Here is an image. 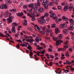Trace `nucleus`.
I'll return each mask as SVG.
<instances>
[{"label":"nucleus","instance_id":"9b49d317","mask_svg":"<svg viewBox=\"0 0 74 74\" xmlns=\"http://www.w3.org/2000/svg\"><path fill=\"white\" fill-rule=\"evenodd\" d=\"M69 31L67 29H64L63 30V32L64 34H67L69 33Z\"/></svg>","mask_w":74,"mask_h":74},{"label":"nucleus","instance_id":"79ce46f5","mask_svg":"<svg viewBox=\"0 0 74 74\" xmlns=\"http://www.w3.org/2000/svg\"><path fill=\"white\" fill-rule=\"evenodd\" d=\"M53 3L52 2H50L49 3V5L50 6H51L53 5Z\"/></svg>","mask_w":74,"mask_h":74},{"label":"nucleus","instance_id":"69168bd1","mask_svg":"<svg viewBox=\"0 0 74 74\" xmlns=\"http://www.w3.org/2000/svg\"><path fill=\"white\" fill-rule=\"evenodd\" d=\"M30 5H31V7H33L34 6V4L33 3H31L30 4Z\"/></svg>","mask_w":74,"mask_h":74},{"label":"nucleus","instance_id":"0e129e2a","mask_svg":"<svg viewBox=\"0 0 74 74\" xmlns=\"http://www.w3.org/2000/svg\"><path fill=\"white\" fill-rule=\"evenodd\" d=\"M49 47L51 49H53V47H52V46L51 45H49Z\"/></svg>","mask_w":74,"mask_h":74},{"label":"nucleus","instance_id":"5701e85b","mask_svg":"<svg viewBox=\"0 0 74 74\" xmlns=\"http://www.w3.org/2000/svg\"><path fill=\"white\" fill-rule=\"evenodd\" d=\"M0 36H1L3 37H5L7 38H8V36H5L3 34L1 33V32H0Z\"/></svg>","mask_w":74,"mask_h":74},{"label":"nucleus","instance_id":"a211bd4d","mask_svg":"<svg viewBox=\"0 0 74 74\" xmlns=\"http://www.w3.org/2000/svg\"><path fill=\"white\" fill-rule=\"evenodd\" d=\"M27 47V49H28L29 50V51H32V50H31L32 49V48L31 47L30 45H28V47Z\"/></svg>","mask_w":74,"mask_h":74},{"label":"nucleus","instance_id":"9d476101","mask_svg":"<svg viewBox=\"0 0 74 74\" xmlns=\"http://www.w3.org/2000/svg\"><path fill=\"white\" fill-rule=\"evenodd\" d=\"M43 12V9L42 7H40L38 9V13H40Z\"/></svg>","mask_w":74,"mask_h":74},{"label":"nucleus","instance_id":"c756f323","mask_svg":"<svg viewBox=\"0 0 74 74\" xmlns=\"http://www.w3.org/2000/svg\"><path fill=\"white\" fill-rule=\"evenodd\" d=\"M6 3L7 4L9 5L11 3L10 0H9L8 1L7 0L6 1Z\"/></svg>","mask_w":74,"mask_h":74},{"label":"nucleus","instance_id":"a878e982","mask_svg":"<svg viewBox=\"0 0 74 74\" xmlns=\"http://www.w3.org/2000/svg\"><path fill=\"white\" fill-rule=\"evenodd\" d=\"M48 4L47 3H45V4L43 6V7L46 9H47L48 8Z\"/></svg>","mask_w":74,"mask_h":74},{"label":"nucleus","instance_id":"393cba45","mask_svg":"<svg viewBox=\"0 0 74 74\" xmlns=\"http://www.w3.org/2000/svg\"><path fill=\"white\" fill-rule=\"evenodd\" d=\"M53 64H55V63L52 62H50L49 63V64H48V65L49 66L50 65V66H52Z\"/></svg>","mask_w":74,"mask_h":74},{"label":"nucleus","instance_id":"2eb2a0df","mask_svg":"<svg viewBox=\"0 0 74 74\" xmlns=\"http://www.w3.org/2000/svg\"><path fill=\"white\" fill-rule=\"evenodd\" d=\"M23 12H21V13H18L16 14V15L17 16H23Z\"/></svg>","mask_w":74,"mask_h":74},{"label":"nucleus","instance_id":"473e14b6","mask_svg":"<svg viewBox=\"0 0 74 74\" xmlns=\"http://www.w3.org/2000/svg\"><path fill=\"white\" fill-rule=\"evenodd\" d=\"M7 14H9V16H10L12 15V13L9 12V11H7L6 12Z\"/></svg>","mask_w":74,"mask_h":74},{"label":"nucleus","instance_id":"4d7b16f0","mask_svg":"<svg viewBox=\"0 0 74 74\" xmlns=\"http://www.w3.org/2000/svg\"><path fill=\"white\" fill-rule=\"evenodd\" d=\"M48 51L49 52H52L53 50L50 48L48 49Z\"/></svg>","mask_w":74,"mask_h":74},{"label":"nucleus","instance_id":"4468645a","mask_svg":"<svg viewBox=\"0 0 74 74\" xmlns=\"http://www.w3.org/2000/svg\"><path fill=\"white\" fill-rule=\"evenodd\" d=\"M66 24L64 23L63 24H61L60 26L61 28H64L66 27Z\"/></svg>","mask_w":74,"mask_h":74},{"label":"nucleus","instance_id":"3c124183","mask_svg":"<svg viewBox=\"0 0 74 74\" xmlns=\"http://www.w3.org/2000/svg\"><path fill=\"white\" fill-rule=\"evenodd\" d=\"M50 58L52 59H53L54 58V56L53 55H50Z\"/></svg>","mask_w":74,"mask_h":74},{"label":"nucleus","instance_id":"e2e57ef3","mask_svg":"<svg viewBox=\"0 0 74 74\" xmlns=\"http://www.w3.org/2000/svg\"><path fill=\"white\" fill-rule=\"evenodd\" d=\"M53 32H50V36H51V37H53Z\"/></svg>","mask_w":74,"mask_h":74},{"label":"nucleus","instance_id":"1a4fd4ad","mask_svg":"<svg viewBox=\"0 0 74 74\" xmlns=\"http://www.w3.org/2000/svg\"><path fill=\"white\" fill-rule=\"evenodd\" d=\"M48 28L46 29V32H52V30L50 29V26L49 25H47Z\"/></svg>","mask_w":74,"mask_h":74},{"label":"nucleus","instance_id":"49530a36","mask_svg":"<svg viewBox=\"0 0 74 74\" xmlns=\"http://www.w3.org/2000/svg\"><path fill=\"white\" fill-rule=\"evenodd\" d=\"M40 33L42 34H44L45 33V32L44 30H42V31L40 32Z\"/></svg>","mask_w":74,"mask_h":74},{"label":"nucleus","instance_id":"c85d7f7f","mask_svg":"<svg viewBox=\"0 0 74 74\" xmlns=\"http://www.w3.org/2000/svg\"><path fill=\"white\" fill-rule=\"evenodd\" d=\"M69 21H70V23L71 24H73L74 23V21L73 19H69Z\"/></svg>","mask_w":74,"mask_h":74},{"label":"nucleus","instance_id":"4c0bfd02","mask_svg":"<svg viewBox=\"0 0 74 74\" xmlns=\"http://www.w3.org/2000/svg\"><path fill=\"white\" fill-rule=\"evenodd\" d=\"M73 6L69 7V10L70 11H71V9H73Z\"/></svg>","mask_w":74,"mask_h":74},{"label":"nucleus","instance_id":"412c9836","mask_svg":"<svg viewBox=\"0 0 74 74\" xmlns=\"http://www.w3.org/2000/svg\"><path fill=\"white\" fill-rule=\"evenodd\" d=\"M64 47L62 49V50L63 51H65L66 50V49L68 48V47L66 45H64Z\"/></svg>","mask_w":74,"mask_h":74},{"label":"nucleus","instance_id":"603ef678","mask_svg":"<svg viewBox=\"0 0 74 74\" xmlns=\"http://www.w3.org/2000/svg\"><path fill=\"white\" fill-rule=\"evenodd\" d=\"M61 50H63V49L61 48H59L58 49V51L59 52Z\"/></svg>","mask_w":74,"mask_h":74},{"label":"nucleus","instance_id":"5fc2aeb1","mask_svg":"<svg viewBox=\"0 0 74 74\" xmlns=\"http://www.w3.org/2000/svg\"><path fill=\"white\" fill-rule=\"evenodd\" d=\"M43 2L45 3H48V1L47 0H43Z\"/></svg>","mask_w":74,"mask_h":74},{"label":"nucleus","instance_id":"13d9d810","mask_svg":"<svg viewBox=\"0 0 74 74\" xmlns=\"http://www.w3.org/2000/svg\"><path fill=\"white\" fill-rule=\"evenodd\" d=\"M32 41L31 39H28V40H26V41L27 42H30V41Z\"/></svg>","mask_w":74,"mask_h":74},{"label":"nucleus","instance_id":"de8ad7c7","mask_svg":"<svg viewBox=\"0 0 74 74\" xmlns=\"http://www.w3.org/2000/svg\"><path fill=\"white\" fill-rule=\"evenodd\" d=\"M19 32H18L17 33V34L14 35V36H16V37H18V36H19Z\"/></svg>","mask_w":74,"mask_h":74},{"label":"nucleus","instance_id":"4be33fe9","mask_svg":"<svg viewBox=\"0 0 74 74\" xmlns=\"http://www.w3.org/2000/svg\"><path fill=\"white\" fill-rule=\"evenodd\" d=\"M68 10V7L67 6H65L63 8V11H66Z\"/></svg>","mask_w":74,"mask_h":74},{"label":"nucleus","instance_id":"6ab92c4d","mask_svg":"<svg viewBox=\"0 0 74 74\" xmlns=\"http://www.w3.org/2000/svg\"><path fill=\"white\" fill-rule=\"evenodd\" d=\"M63 37V35L62 34H60L58 35V38L59 39L61 40L62 39V38Z\"/></svg>","mask_w":74,"mask_h":74},{"label":"nucleus","instance_id":"58836bf2","mask_svg":"<svg viewBox=\"0 0 74 74\" xmlns=\"http://www.w3.org/2000/svg\"><path fill=\"white\" fill-rule=\"evenodd\" d=\"M24 38L25 39H27L29 38V37L26 35H24Z\"/></svg>","mask_w":74,"mask_h":74},{"label":"nucleus","instance_id":"0eeeda50","mask_svg":"<svg viewBox=\"0 0 74 74\" xmlns=\"http://www.w3.org/2000/svg\"><path fill=\"white\" fill-rule=\"evenodd\" d=\"M63 41L62 40H57L56 43V45L58 46L61 44V43H63Z\"/></svg>","mask_w":74,"mask_h":74},{"label":"nucleus","instance_id":"7ed1b4c3","mask_svg":"<svg viewBox=\"0 0 74 74\" xmlns=\"http://www.w3.org/2000/svg\"><path fill=\"white\" fill-rule=\"evenodd\" d=\"M44 16H42L41 17L40 20H39V23H40L41 24H43L46 23V20L44 19Z\"/></svg>","mask_w":74,"mask_h":74},{"label":"nucleus","instance_id":"b1692460","mask_svg":"<svg viewBox=\"0 0 74 74\" xmlns=\"http://www.w3.org/2000/svg\"><path fill=\"white\" fill-rule=\"evenodd\" d=\"M62 70H64V71L63 72V73H64H64H67V72H69V71L68 70H65V69H63L62 70Z\"/></svg>","mask_w":74,"mask_h":74},{"label":"nucleus","instance_id":"6e6d98bb","mask_svg":"<svg viewBox=\"0 0 74 74\" xmlns=\"http://www.w3.org/2000/svg\"><path fill=\"white\" fill-rule=\"evenodd\" d=\"M27 16H29V17H32V16L30 14H29V13H27Z\"/></svg>","mask_w":74,"mask_h":74},{"label":"nucleus","instance_id":"680f3d73","mask_svg":"<svg viewBox=\"0 0 74 74\" xmlns=\"http://www.w3.org/2000/svg\"><path fill=\"white\" fill-rule=\"evenodd\" d=\"M31 20L32 21H35L36 20V19L34 18L33 17L31 18Z\"/></svg>","mask_w":74,"mask_h":74},{"label":"nucleus","instance_id":"8fccbe9b","mask_svg":"<svg viewBox=\"0 0 74 74\" xmlns=\"http://www.w3.org/2000/svg\"><path fill=\"white\" fill-rule=\"evenodd\" d=\"M29 53H30V54H29V56H32L33 55V53L31 51H29Z\"/></svg>","mask_w":74,"mask_h":74},{"label":"nucleus","instance_id":"f8f14e48","mask_svg":"<svg viewBox=\"0 0 74 74\" xmlns=\"http://www.w3.org/2000/svg\"><path fill=\"white\" fill-rule=\"evenodd\" d=\"M59 29L58 28H55V33L56 34H58L60 32V31L59 30Z\"/></svg>","mask_w":74,"mask_h":74},{"label":"nucleus","instance_id":"37998d69","mask_svg":"<svg viewBox=\"0 0 74 74\" xmlns=\"http://www.w3.org/2000/svg\"><path fill=\"white\" fill-rule=\"evenodd\" d=\"M23 7L24 9H26L27 7V6L26 5H24Z\"/></svg>","mask_w":74,"mask_h":74},{"label":"nucleus","instance_id":"bf43d9fd","mask_svg":"<svg viewBox=\"0 0 74 74\" xmlns=\"http://www.w3.org/2000/svg\"><path fill=\"white\" fill-rule=\"evenodd\" d=\"M68 41H66L64 43V44L65 45H68Z\"/></svg>","mask_w":74,"mask_h":74},{"label":"nucleus","instance_id":"423d86ee","mask_svg":"<svg viewBox=\"0 0 74 74\" xmlns=\"http://www.w3.org/2000/svg\"><path fill=\"white\" fill-rule=\"evenodd\" d=\"M29 45V43L28 42H23V44H20V45L22 47H25L27 48L28 45Z\"/></svg>","mask_w":74,"mask_h":74},{"label":"nucleus","instance_id":"f03ea898","mask_svg":"<svg viewBox=\"0 0 74 74\" xmlns=\"http://www.w3.org/2000/svg\"><path fill=\"white\" fill-rule=\"evenodd\" d=\"M9 18H7V20L8 22V23L10 24L11 23L12 21L11 19H14V17L13 16H8Z\"/></svg>","mask_w":74,"mask_h":74},{"label":"nucleus","instance_id":"2f4dec72","mask_svg":"<svg viewBox=\"0 0 74 74\" xmlns=\"http://www.w3.org/2000/svg\"><path fill=\"white\" fill-rule=\"evenodd\" d=\"M24 21L25 22H24V23H23V24L24 25H26L27 24V21L25 19H24Z\"/></svg>","mask_w":74,"mask_h":74},{"label":"nucleus","instance_id":"f3484780","mask_svg":"<svg viewBox=\"0 0 74 74\" xmlns=\"http://www.w3.org/2000/svg\"><path fill=\"white\" fill-rule=\"evenodd\" d=\"M15 27L14 26H13L12 27V31L13 33H16V30L15 29Z\"/></svg>","mask_w":74,"mask_h":74},{"label":"nucleus","instance_id":"c9c22d12","mask_svg":"<svg viewBox=\"0 0 74 74\" xmlns=\"http://www.w3.org/2000/svg\"><path fill=\"white\" fill-rule=\"evenodd\" d=\"M12 11L14 13H16L17 12V10L15 9H12Z\"/></svg>","mask_w":74,"mask_h":74},{"label":"nucleus","instance_id":"aec40b11","mask_svg":"<svg viewBox=\"0 0 74 74\" xmlns=\"http://www.w3.org/2000/svg\"><path fill=\"white\" fill-rule=\"evenodd\" d=\"M39 40H41V38L40 37H38V38L35 39V41L36 42H39Z\"/></svg>","mask_w":74,"mask_h":74},{"label":"nucleus","instance_id":"72a5a7b5","mask_svg":"<svg viewBox=\"0 0 74 74\" xmlns=\"http://www.w3.org/2000/svg\"><path fill=\"white\" fill-rule=\"evenodd\" d=\"M52 39L53 40L56 41L57 40L58 38L57 37H52Z\"/></svg>","mask_w":74,"mask_h":74},{"label":"nucleus","instance_id":"f704fd0d","mask_svg":"<svg viewBox=\"0 0 74 74\" xmlns=\"http://www.w3.org/2000/svg\"><path fill=\"white\" fill-rule=\"evenodd\" d=\"M34 56H35V57H34V59H35V60H36V61L38 60V59L37 58L36 55H34Z\"/></svg>","mask_w":74,"mask_h":74},{"label":"nucleus","instance_id":"bb28decb","mask_svg":"<svg viewBox=\"0 0 74 74\" xmlns=\"http://www.w3.org/2000/svg\"><path fill=\"white\" fill-rule=\"evenodd\" d=\"M12 26H18V24L15 22L13 23H12Z\"/></svg>","mask_w":74,"mask_h":74},{"label":"nucleus","instance_id":"7c9ffc66","mask_svg":"<svg viewBox=\"0 0 74 74\" xmlns=\"http://www.w3.org/2000/svg\"><path fill=\"white\" fill-rule=\"evenodd\" d=\"M65 56L67 57H69V55L68 52H65Z\"/></svg>","mask_w":74,"mask_h":74},{"label":"nucleus","instance_id":"09e8293b","mask_svg":"<svg viewBox=\"0 0 74 74\" xmlns=\"http://www.w3.org/2000/svg\"><path fill=\"white\" fill-rule=\"evenodd\" d=\"M28 29L31 31H33V29L30 27H28Z\"/></svg>","mask_w":74,"mask_h":74},{"label":"nucleus","instance_id":"6e6552de","mask_svg":"<svg viewBox=\"0 0 74 74\" xmlns=\"http://www.w3.org/2000/svg\"><path fill=\"white\" fill-rule=\"evenodd\" d=\"M56 14L55 13H52L50 15V17L51 18H53V20H55L56 18Z\"/></svg>","mask_w":74,"mask_h":74},{"label":"nucleus","instance_id":"cd10ccee","mask_svg":"<svg viewBox=\"0 0 74 74\" xmlns=\"http://www.w3.org/2000/svg\"><path fill=\"white\" fill-rule=\"evenodd\" d=\"M40 28L42 29L44 31L46 29V27L45 26L40 27Z\"/></svg>","mask_w":74,"mask_h":74},{"label":"nucleus","instance_id":"f257e3e1","mask_svg":"<svg viewBox=\"0 0 74 74\" xmlns=\"http://www.w3.org/2000/svg\"><path fill=\"white\" fill-rule=\"evenodd\" d=\"M40 3L39 2V0H38V3H35V7H34L33 8L34 9V13L35 14H36L37 13V11L36 10H37V8L39 6H40Z\"/></svg>","mask_w":74,"mask_h":74},{"label":"nucleus","instance_id":"a19ab883","mask_svg":"<svg viewBox=\"0 0 74 74\" xmlns=\"http://www.w3.org/2000/svg\"><path fill=\"white\" fill-rule=\"evenodd\" d=\"M45 16L46 17H47L49 16V14L47 13H45L44 14Z\"/></svg>","mask_w":74,"mask_h":74},{"label":"nucleus","instance_id":"a18cd8bd","mask_svg":"<svg viewBox=\"0 0 74 74\" xmlns=\"http://www.w3.org/2000/svg\"><path fill=\"white\" fill-rule=\"evenodd\" d=\"M40 53V51H38L36 52H35V53H36V55H39Z\"/></svg>","mask_w":74,"mask_h":74},{"label":"nucleus","instance_id":"c03bdc74","mask_svg":"<svg viewBox=\"0 0 74 74\" xmlns=\"http://www.w3.org/2000/svg\"><path fill=\"white\" fill-rule=\"evenodd\" d=\"M62 8V7L60 6H58V9L59 10H60Z\"/></svg>","mask_w":74,"mask_h":74},{"label":"nucleus","instance_id":"052dcab7","mask_svg":"<svg viewBox=\"0 0 74 74\" xmlns=\"http://www.w3.org/2000/svg\"><path fill=\"white\" fill-rule=\"evenodd\" d=\"M71 62H66V64H71Z\"/></svg>","mask_w":74,"mask_h":74},{"label":"nucleus","instance_id":"338daca9","mask_svg":"<svg viewBox=\"0 0 74 74\" xmlns=\"http://www.w3.org/2000/svg\"><path fill=\"white\" fill-rule=\"evenodd\" d=\"M66 17L65 16H62V19L63 20H65Z\"/></svg>","mask_w":74,"mask_h":74},{"label":"nucleus","instance_id":"20e7f679","mask_svg":"<svg viewBox=\"0 0 74 74\" xmlns=\"http://www.w3.org/2000/svg\"><path fill=\"white\" fill-rule=\"evenodd\" d=\"M3 9H6L8 8V6L7 5L5 4H2L1 6H0V8Z\"/></svg>","mask_w":74,"mask_h":74},{"label":"nucleus","instance_id":"864d4df0","mask_svg":"<svg viewBox=\"0 0 74 74\" xmlns=\"http://www.w3.org/2000/svg\"><path fill=\"white\" fill-rule=\"evenodd\" d=\"M17 41L19 42L22 43V41L20 40H17Z\"/></svg>","mask_w":74,"mask_h":74},{"label":"nucleus","instance_id":"dca6fc26","mask_svg":"<svg viewBox=\"0 0 74 74\" xmlns=\"http://www.w3.org/2000/svg\"><path fill=\"white\" fill-rule=\"evenodd\" d=\"M36 47H38L37 48H36V49H37L39 50V51H41L40 49H43V47H40V46L39 45H36Z\"/></svg>","mask_w":74,"mask_h":74},{"label":"nucleus","instance_id":"ddd939ff","mask_svg":"<svg viewBox=\"0 0 74 74\" xmlns=\"http://www.w3.org/2000/svg\"><path fill=\"white\" fill-rule=\"evenodd\" d=\"M35 29L38 31H40V29L39 28V27L37 25H36L35 26Z\"/></svg>","mask_w":74,"mask_h":74},{"label":"nucleus","instance_id":"39448f33","mask_svg":"<svg viewBox=\"0 0 74 74\" xmlns=\"http://www.w3.org/2000/svg\"><path fill=\"white\" fill-rule=\"evenodd\" d=\"M74 28V24H72L70 25V26L69 27L67 28V29L69 30L73 31V29Z\"/></svg>","mask_w":74,"mask_h":74},{"label":"nucleus","instance_id":"ea45409f","mask_svg":"<svg viewBox=\"0 0 74 74\" xmlns=\"http://www.w3.org/2000/svg\"><path fill=\"white\" fill-rule=\"evenodd\" d=\"M31 41H30L29 43H30V44L32 45L33 44V43L32 42L34 41V40L33 39H31Z\"/></svg>","mask_w":74,"mask_h":74},{"label":"nucleus","instance_id":"e433bc0d","mask_svg":"<svg viewBox=\"0 0 74 74\" xmlns=\"http://www.w3.org/2000/svg\"><path fill=\"white\" fill-rule=\"evenodd\" d=\"M55 27H56L55 24H53L51 25V27L52 28H55Z\"/></svg>","mask_w":74,"mask_h":74},{"label":"nucleus","instance_id":"774afa93","mask_svg":"<svg viewBox=\"0 0 74 74\" xmlns=\"http://www.w3.org/2000/svg\"><path fill=\"white\" fill-rule=\"evenodd\" d=\"M71 71H74V68H71Z\"/></svg>","mask_w":74,"mask_h":74}]
</instances>
